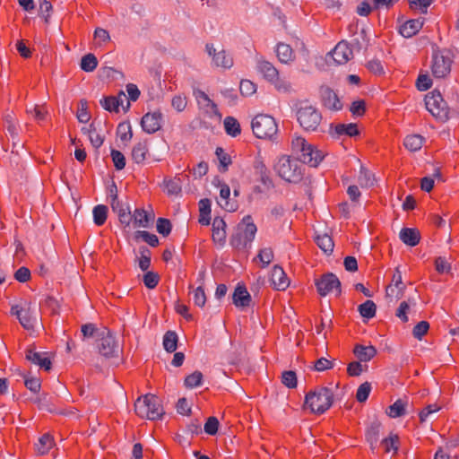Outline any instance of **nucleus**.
<instances>
[{
  "mask_svg": "<svg viewBox=\"0 0 459 459\" xmlns=\"http://www.w3.org/2000/svg\"><path fill=\"white\" fill-rule=\"evenodd\" d=\"M316 285L321 296H326L333 292L339 294L341 292V282L336 275L333 273L323 275L316 281Z\"/></svg>",
  "mask_w": 459,
  "mask_h": 459,
  "instance_id": "nucleus-14",
  "label": "nucleus"
},
{
  "mask_svg": "<svg viewBox=\"0 0 459 459\" xmlns=\"http://www.w3.org/2000/svg\"><path fill=\"white\" fill-rule=\"evenodd\" d=\"M276 55L280 62L288 64L294 60V52L291 47L285 43H279L276 47Z\"/></svg>",
  "mask_w": 459,
  "mask_h": 459,
  "instance_id": "nucleus-33",
  "label": "nucleus"
},
{
  "mask_svg": "<svg viewBox=\"0 0 459 459\" xmlns=\"http://www.w3.org/2000/svg\"><path fill=\"white\" fill-rule=\"evenodd\" d=\"M233 304L237 307H247L251 302V296L245 286L238 285L232 296Z\"/></svg>",
  "mask_w": 459,
  "mask_h": 459,
  "instance_id": "nucleus-26",
  "label": "nucleus"
},
{
  "mask_svg": "<svg viewBox=\"0 0 459 459\" xmlns=\"http://www.w3.org/2000/svg\"><path fill=\"white\" fill-rule=\"evenodd\" d=\"M82 132L88 135L89 140L95 148H99L103 143L102 136L97 132V130L91 125L89 127H83Z\"/></svg>",
  "mask_w": 459,
  "mask_h": 459,
  "instance_id": "nucleus-43",
  "label": "nucleus"
},
{
  "mask_svg": "<svg viewBox=\"0 0 459 459\" xmlns=\"http://www.w3.org/2000/svg\"><path fill=\"white\" fill-rule=\"evenodd\" d=\"M93 221L97 226H102L108 217V207L103 204H99L93 208L92 211Z\"/></svg>",
  "mask_w": 459,
  "mask_h": 459,
  "instance_id": "nucleus-38",
  "label": "nucleus"
},
{
  "mask_svg": "<svg viewBox=\"0 0 459 459\" xmlns=\"http://www.w3.org/2000/svg\"><path fill=\"white\" fill-rule=\"evenodd\" d=\"M98 65V60L92 54L85 55L81 60V69L85 72H92Z\"/></svg>",
  "mask_w": 459,
  "mask_h": 459,
  "instance_id": "nucleus-45",
  "label": "nucleus"
},
{
  "mask_svg": "<svg viewBox=\"0 0 459 459\" xmlns=\"http://www.w3.org/2000/svg\"><path fill=\"white\" fill-rule=\"evenodd\" d=\"M370 391H371V385L368 382H365V383L361 384L357 389L356 399L359 403L365 402L368 398Z\"/></svg>",
  "mask_w": 459,
  "mask_h": 459,
  "instance_id": "nucleus-54",
  "label": "nucleus"
},
{
  "mask_svg": "<svg viewBox=\"0 0 459 459\" xmlns=\"http://www.w3.org/2000/svg\"><path fill=\"white\" fill-rule=\"evenodd\" d=\"M359 183L360 186H362V187H369V186H373V184H374L373 174L370 171L361 168L360 173L359 176Z\"/></svg>",
  "mask_w": 459,
  "mask_h": 459,
  "instance_id": "nucleus-49",
  "label": "nucleus"
},
{
  "mask_svg": "<svg viewBox=\"0 0 459 459\" xmlns=\"http://www.w3.org/2000/svg\"><path fill=\"white\" fill-rule=\"evenodd\" d=\"M224 128L226 133L232 137L238 136L241 132L239 123L232 117H227L224 119Z\"/></svg>",
  "mask_w": 459,
  "mask_h": 459,
  "instance_id": "nucleus-39",
  "label": "nucleus"
},
{
  "mask_svg": "<svg viewBox=\"0 0 459 459\" xmlns=\"http://www.w3.org/2000/svg\"><path fill=\"white\" fill-rule=\"evenodd\" d=\"M101 106L109 112H119L117 100L114 96L106 97L101 100Z\"/></svg>",
  "mask_w": 459,
  "mask_h": 459,
  "instance_id": "nucleus-63",
  "label": "nucleus"
},
{
  "mask_svg": "<svg viewBox=\"0 0 459 459\" xmlns=\"http://www.w3.org/2000/svg\"><path fill=\"white\" fill-rule=\"evenodd\" d=\"M274 170L280 178L289 183H298L302 178L299 162L288 155H281L274 164Z\"/></svg>",
  "mask_w": 459,
  "mask_h": 459,
  "instance_id": "nucleus-3",
  "label": "nucleus"
},
{
  "mask_svg": "<svg viewBox=\"0 0 459 459\" xmlns=\"http://www.w3.org/2000/svg\"><path fill=\"white\" fill-rule=\"evenodd\" d=\"M205 51L211 58L212 66L225 70L233 66V57L222 47H217L213 43H206Z\"/></svg>",
  "mask_w": 459,
  "mask_h": 459,
  "instance_id": "nucleus-11",
  "label": "nucleus"
},
{
  "mask_svg": "<svg viewBox=\"0 0 459 459\" xmlns=\"http://www.w3.org/2000/svg\"><path fill=\"white\" fill-rule=\"evenodd\" d=\"M11 314L16 316L22 326L28 331L34 330L38 325L39 311L31 302L23 301L13 306Z\"/></svg>",
  "mask_w": 459,
  "mask_h": 459,
  "instance_id": "nucleus-5",
  "label": "nucleus"
},
{
  "mask_svg": "<svg viewBox=\"0 0 459 459\" xmlns=\"http://www.w3.org/2000/svg\"><path fill=\"white\" fill-rule=\"evenodd\" d=\"M194 96L197 101L199 108L214 121L220 122L221 115L220 114L216 104L208 97V95L200 90L194 91Z\"/></svg>",
  "mask_w": 459,
  "mask_h": 459,
  "instance_id": "nucleus-13",
  "label": "nucleus"
},
{
  "mask_svg": "<svg viewBox=\"0 0 459 459\" xmlns=\"http://www.w3.org/2000/svg\"><path fill=\"white\" fill-rule=\"evenodd\" d=\"M453 64L452 55L448 50H435L432 54L430 69L434 77L445 78L450 72Z\"/></svg>",
  "mask_w": 459,
  "mask_h": 459,
  "instance_id": "nucleus-8",
  "label": "nucleus"
},
{
  "mask_svg": "<svg viewBox=\"0 0 459 459\" xmlns=\"http://www.w3.org/2000/svg\"><path fill=\"white\" fill-rule=\"evenodd\" d=\"M163 347L168 352H173L178 348V335L175 332L168 331L163 337Z\"/></svg>",
  "mask_w": 459,
  "mask_h": 459,
  "instance_id": "nucleus-41",
  "label": "nucleus"
},
{
  "mask_svg": "<svg viewBox=\"0 0 459 459\" xmlns=\"http://www.w3.org/2000/svg\"><path fill=\"white\" fill-rule=\"evenodd\" d=\"M274 255L273 249L271 247H264L260 249L256 259L262 264V267L268 266L271 262L273 260Z\"/></svg>",
  "mask_w": 459,
  "mask_h": 459,
  "instance_id": "nucleus-47",
  "label": "nucleus"
},
{
  "mask_svg": "<svg viewBox=\"0 0 459 459\" xmlns=\"http://www.w3.org/2000/svg\"><path fill=\"white\" fill-rule=\"evenodd\" d=\"M216 156L220 162V170L226 171L229 166L231 164V158L229 153H227L222 148L218 147L216 149Z\"/></svg>",
  "mask_w": 459,
  "mask_h": 459,
  "instance_id": "nucleus-46",
  "label": "nucleus"
},
{
  "mask_svg": "<svg viewBox=\"0 0 459 459\" xmlns=\"http://www.w3.org/2000/svg\"><path fill=\"white\" fill-rule=\"evenodd\" d=\"M408 402L406 400L398 399L392 405H390L385 412L393 419L405 415Z\"/></svg>",
  "mask_w": 459,
  "mask_h": 459,
  "instance_id": "nucleus-32",
  "label": "nucleus"
},
{
  "mask_svg": "<svg viewBox=\"0 0 459 459\" xmlns=\"http://www.w3.org/2000/svg\"><path fill=\"white\" fill-rule=\"evenodd\" d=\"M163 190L168 195H178L182 190V178L179 175L165 178L163 181Z\"/></svg>",
  "mask_w": 459,
  "mask_h": 459,
  "instance_id": "nucleus-30",
  "label": "nucleus"
},
{
  "mask_svg": "<svg viewBox=\"0 0 459 459\" xmlns=\"http://www.w3.org/2000/svg\"><path fill=\"white\" fill-rule=\"evenodd\" d=\"M97 348L99 352L106 358L117 356L119 352L117 341L106 327L100 328L99 339L97 340Z\"/></svg>",
  "mask_w": 459,
  "mask_h": 459,
  "instance_id": "nucleus-10",
  "label": "nucleus"
},
{
  "mask_svg": "<svg viewBox=\"0 0 459 459\" xmlns=\"http://www.w3.org/2000/svg\"><path fill=\"white\" fill-rule=\"evenodd\" d=\"M82 333L86 338H96V341L99 339V333L100 332V328L95 327L92 324H86L82 326Z\"/></svg>",
  "mask_w": 459,
  "mask_h": 459,
  "instance_id": "nucleus-61",
  "label": "nucleus"
},
{
  "mask_svg": "<svg viewBox=\"0 0 459 459\" xmlns=\"http://www.w3.org/2000/svg\"><path fill=\"white\" fill-rule=\"evenodd\" d=\"M400 239L407 246L415 247L420 239V231L412 228H403L399 234Z\"/></svg>",
  "mask_w": 459,
  "mask_h": 459,
  "instance_id": "nucleus-29",
  "label": "nucleus"
},
{
  "mask_svg": "<svg viewBox=\"0 0 459 459\" xmlns=\"http://www.w3.org/2000/svg\"><path fill=\"white\" fill-rule=\"evenodd\" d=\"M423 24V18L409 20L400 27L399 31L404 38H411L420 30Z\"/></svg>",
  "mask_w": 459,
  "mask_h": 459,
  "instance_id": "nucleus-25",
  "label": "nucleus"
},
{
  "mask_svg": "<svg viewBox=\"0 0 459 459\" xmlns=\"http://www.w3.org/2000/svg\"><path fill=\"white\" fill-rule=\"evenodd\" d=\"M257 71L264 76L265 80L269 82L275 79L276 75L279 74L278 70L274 67V65L266 60L261 59L257 62Z\"/></svg>",
  "mask_w": 459,
  "mask_h": 459,
  "instance_id": "nucleus-31",
  "label": "nucleus"
},
{
  "mask_svg": "<svg viewBox=\"0 0 459 459\" xmlns=\"http://www.w3.org/2000/svg\"><path fill=\"white\" fill-rule=\"evenodd\" d=\"M153 220L152 211L147 212L140 208L134 210L132 218L134 228H149Z\"/></svg>",
  "mask_w": 459,
  "mask_h": 459,
  "instance_id": "nucleus-22",
  "label": "nucleus"
},
{
  "mask_svg": "<svg viewBox=\"0 0 459 459\" xmlns=\"http://www.w3.org/2000/svg\"><path fill=\"white\" fill-rule=\"evenodd\" d=\"M54 446V439L49 434H44L39 438L35 445L36 451L39 455H46Z\"/></svg>",
  "mask_w": 459,
  "mask_h": 459,
  "instance_id": "nucleus-36",
  "label": "nucleus"
},
{
  "mask_svg": "<svg viewBox=\"0 0 459 459\" xmlns=\"http://www.w3.org/2000/svg\"><path fill=\"white\" fill-rule=\"evenodd\" d=\"M329 134L335 138L341 136L353 137L359 134L358 126L355 123L331 125Z\"/></svg>",
  "mask_w": 459,
  "mask_h": 459,
  "instance_id": "nucleus-17",
  "label": "nucleus"
},
{
  "mask_svg": "<svg viewBox=\"0 0 459 459\" xmlns=\"http://www.w3.org/2000/svg\"><path fill=\"white\" fill-rule=\"evenodd\" d=\"M428 111L437 119L446 121L449 118V108L438 91H431L425 97Z\"/></svg>",
  "mask_w": 459,
  "mask_h": 459,
  "instance_id": "nucleus-9",
  "label": "nucleus"
},
{
  "mask_svg": "<svg viewBox=\"0 0 459 459\" xmlns=\"http://www.w3.org/2000/svg\"><path fill=\"white\" fill-rule=\"evenodd\" d=\"M26 359L45 370L51 368V361L46 352H39L33 349H29L26 351Z\"/></svg>",
  "mask_w": 459,
  "mask_h": 459,
  "instance_id": "nucleus-23",
  "label": "nucleus"
},
{
  "mask_svg": "<svg viewBox=\"0 0 459 459\" xmlns=\"http://www.w3.org/2000/svg\"><path fill=\"white\" fill-rule=\"evenodd\" d=\"M193 301L195 306L203 307L206 303V295L203 287H197L193 290Z\"/></svg>",
  "mask_w": 459,
  "mask_h": 459,
  "instance_id": "nucleus-53",
  "label": "nucleus"
},
{
  "mask_svg": "<svg viewBox=\"0 0 459 459\" xmlns=\"http://www.w3.org/2000/svg\"><path fill=\"white\" fill-rule=\"evenodd\" d=\"M93 39L96 46L104 47L110 41V35L107 30L96 28L93 33Z\"/></svg>",
  "mask_w": 459,
  "mask_h": 459,
  "instance_id": "nucleus-44",
  "label": "nucleus"
},
{
  "mask_svg": "<svg viewBox=\"0 0 459 459\" xmlns=\"http://www.w3.org/2000/svg\"><path fill=\"white\" fill-rule=\"evenodd\" d=\"M382 446L385 453L393 452L395 454L399 448V437L396 434H390L388 437L383 439Z\"/></svg>",
  "mask_w": 459,
  "mask_h": 459,
  "instance_id": "nucleus-42",
  "label": "nucleus"
},
{
  "mask_svg": "<svg viewBox=\"0 0 459 459\" xmlns=\"http://www.w3.org/2000/svg\"><path fill=\"white\" fill-rule=\"evenodd\" d=\"M332 403L333 393L331 389L317 387L306 394L304 407L312 413L322 414L331 407Z\"/></svg>",
  "mask_w": 459,
  "mask_h": 459,
  "instance_id": "nucleus-1",
  "label": "nucleus"
},
{
  "mask_svg": "<svg viewBox=\"0 0 459 459\" xmlns=\"http://www.w3.org/2000/svg\"><path fill=\"white\" fill-rule=\"evenodd\" d=\"M281 381L284 385L289 388H294L297 386V376L294 371H285L282 373Z\"/></svg>",
  "mask_w": 459,
  "mask_h": 459,
  "instance_id": "nucleus-59",
  "label": "nucleus"
},
{
  "mask_svg": "<svg viewBox=\"0 0 459 459\" xmlns=\"http://www.w3.org/2000/svg\"><path fill=\"white\" fill-rule=\"evenodd\" d=\"M333 362L326 358L318 359L313 365L312 368L315 371L322 372L332 368Z\"/></svg>",
  "mask_w": 459,
  "mask_h": 459,
  "instance_id": "nucleus-64",
  "label": "nucleus"
},
{
  "mask_svg": "<svg viewBox=\"0 0 459 459\" xmlns=\"http://www.w3.org/2000/svg\"><path fill=\"white\" fill-rule=\"evenodd\" d=\"M212 239L218 244H223L226 239V222L220 217L212 221Z\"/></svg>",
  "mask_w": 459,
  "mask_h": 459,
  "instance_id": "nucleus-28",
  "label": "nucleus"
},
{
  "mask_svg": "<svg viewBox=\"0 0 459 459\" xmlns=\"http://www.w3.org/2000/svg\"><path fill=\"white\" fill-rule=\"evenodd\" d=\"M321 120L320 112L312 106L301 107L298 111V121L305 130L315 131Z\"/></svg>",
  "mask_w": 459,
  "mask_h": 459,
  "instance_id": "nucleus-12",
  "label": "nucleus"
},
{
  "mask_svg": "<svg viewBox=\"0 0 459 459\" xmlns=\"http://www.w3.org/2000/svg\"><path fill=\"white\" fill-rule=\"evenodd\" d=\"M110 197V205L112 210L117 214L119 221L126 227L129 226L132 221L133 214H131L128 208L124 207V205L118 201L116 194H112Z\"/></svg>",
  "mask_w": 459,
  "mask_h": 459,
  "instance_id": "nucleus-19",
  "label": "nucleus"
},
{
  "mask_svg": "<svg viewBox=\"0 0 459 459\" xmlns=\"http://www.w3.org/2000/svg\"><path fill=\"white\" fill-rule=\"evenodd\" d=\"M358 309L362 317L370 319L376 316L377 307L372 300H367L360 304Z\"/></svg>",
  "mask_w": 459,
  "mask_h": 459,
  "instance_id": "nucleus-40",
  "label": "nucleus"
},
{
  "mask_svg": "<svg viewBox=\"0 0 459 459\" xmlns=\"http://www.w3.org/2000/svg\"><path fill=\"white\" fill-rule=\"evenodd\" d=\"M202 382L203 374L200 371H195L185 378V385L191 389L201 385Z\"/></svg>",
  "mask_w": 459,
  "mask_h": 459,
  "instance_id": "nucleus-48",
  "label": "nucleus"
},
{
  "mask_svg": "<svg viewBox=\"0 0 459 459\" xmlns=\"http://www.w3.org/2000/svg\"><path fill=\"white\" fill-rule=\"evenodd\" d=\"M316 243L325 254H331L333 250V241L327 234L317 235L316 237Z\"/></svg>",
  "mask_w": 459,
  "mask_h": 459,
  "instance_id": "nucleus-37",
  "label": "nucleus"
},
{
  "mask_svg": "<svg viewBox=\"0 0 459 459\" xmlns=\"http://www.w3.org/2000/svg\"><path fill=\"white\" fill-rule=\"evenodd\" d=\"M162 114L157 110L146 113L141 120V126L144 132L148 134L156 133L161 127Z\"/></svg>",
  "mask_w": 459,
  "mask_h": 459,
  "instance_id": "nucleus-15",
  "label": "nucleus"
},
{
  "mask_svg": "<svg viewBox=\"0 0 459 459\" xmlns=\"http://www.w3.org/2000/svg\"><path fill=\"white\" fill-rule=\"evenodd\" d=\"M230 186L226 184L221 185L218 204L227 212H234L237 210V204L230 201Z\"/></svg>",
  "mask_w": 459,
  "mask_h": 459,
  "instance_id": "nucleus-27",
  "label": "nucleus"
},
{
  "mask_svg": "<svg viewBox=\"0 0 459 459\" xmlns=\"http://www.w3.org/2000/svg\"><path fill=\"white\" fill-rule=\"evenodd\" d=\"M134 411L140 418L151 420L160 418L164 412L160 399L154 394L139 397L134 403Z\"/></svg>",
  "mask_w": 459,
  "mask_h": 459,
  "instance_id": "nucleus-4",
  "label": "nucleus"
},
{
  "mask_svg": "<svg viewBox=\"0 0 459 459\" xmlns=\"http://www.w3.org/2000/svg\"><path fill=\"white\" fill-rule=\"evenodd\" d=\"M187 105V100L186 96L183 95H176L171 100V106L178 112H182L185 110Z\"/></svg>",
  "mask_w": 459,
  "mask_h": 459,
  "instance_id": "nucleus-62",
  "label": "nucleus"
},
{
  "mask_svg": "<svg viewBox=\"0 0 459 459\" xmlns=\"http://www.w3.org/2000/svg\"><path fill=\"white\" fill-rule=\"evenodd\" d=\"M254 134L260 139L273 140L278 133V124L273 117L258 114L252 120Z\"/></svg>",
  "mask_w": 459,
  "mask_h": 459,
  "instance_id": "nucleus-6",
  "label": "nucleus"
},
{
  "mask_svg": "<svg viewBox=\"0 0 459 459\" xmlns=\"http://www.w3.org/2000/svg\"><path fill=\"white\" fill-rule=\"evenodd\" d=\"M273 287L277 290H285L290 286V280L281 266H273L271 278Z\"/></svg>",
  "mask_w": 459,
  "mask_h": 459,
  "instance_id": "nucleus-20",
  "label": "nucleus"
},
{
  "mask_svg": "<svg viewBox=\"0 0 459 459\" xmlns=\"http://www.w3.org/2000/svg\"><path fill=\"white\" fill-rule=\"evenodd\" d=\"M117 134L122 141H130L133 136L131 126L126 123L119 124L117 127Z\"/></svg>",
  "mask_w": 459,
  "mask_h": 459,
  "instance_id": "nucleus-58",
  "label": "nucleus"
},
{
  "mask_svg": "<svg viewBox=\"0 0 459 459\" xmlns=\"http://www.w3.org/2000/svg\"><path fill=\"white\" fill-rule=\"evenodd\" d=\"M379 429L380 424L375 423L370 427V429L367 432V439L370 443L372 448H374L377 446Z\"/></svg>",
  "mask_w": 459,
  "mask_h": 459,
  "instance_id": "nucleus-57",
  "label": "nucleus"
},
{
  "mask_svg": "<svg viewBox=\"0 0 459 459\" xmlns=\"http://www.w3.org/2000/svg\"><path fill=\"white\" fill-rule=\"evenodd\" d=\"M320 94L323 104L325 108L331 110L342 109V103L332 89L329 87H322L320 89Z\"/></svg>",
  "mask_w": 459,
  "mask_h": 459,
  "instance_id": "nucleus-18",
  "label": "nucleus"
},
{
  "mask_svg": "<svg viewBox=\"0 0 459 459\" xmlns=\"http://www.w3.org/2000/svg\"><path fill=\"white\" fill-rule=\"evenodd\" d=\"M149 154L148 143L146 141L135 143L131 151V158L137 164H143L147 161Z\"/></svg>",
  "mask_w": 459,
  "mask_h": 459,
  "instance_id": "nucleus-24",
  "label": "nucleus"
},
{
  "mask_svg": "<svg viewBox=\"0 0 459 459\" xmlns=\"http://www.w3.org/2000/svg\"><path fill=\"white\" fill-rule=\"evenodd\" d=\"M27 112L32 116V117L38 122H42L46 119L47 117V109L44 106H34L30 109H27Z\"/></svg>",
  "mask_w": 459,
  "mask_h": 459,
  "instance_id": "nucleus-52",
  "label": "nucleus"
},
{
  "mask_svg": "<svg viewBox=\"0 0 459 459\" xmlns=\"http://www.w3.org/2000/svg\"><path fill=\"white\" fill-rule=\"evenodd\" d=\"M159 281H160V277H159L158 273H156L152 271H149V272L145 273L143 277V281L145 287H147L148 289H154L158 285Z\"/></svg>",
  "mask_w": 459,
  "mask_h": 459,
  "instance_id": "nucleus-51",
  "label": "nucleus"
},
{
  "mask_svg": "<svg viewBox=\"0 0 459 459\" xmlns=\"http://www.w3.org/2000/svg\"><path fill=\"white\" fill-rule=\"evenodd\" d=\"M239 91L243 96H252L256 91V85L250 80H242L239 85Z\"/></svg>",
  "mask_w": 459,
  "mask_h": 459,
  "instance_id": "nucleus-50",
  "label": "nucleus"
},
{
  "mask_svg": "<svg viewBox=\"0 0 459 459\" xmlns=\"http://www.w3.org/2000/svg\"><path fill=\"white\" fill-rule=\"evenodd\" d=\"M424 141V137L420 134H410L405 137L403 144L407 150L417 152L421 149Z\"/></svg>",
  "mask_w": 459,
  "mask_h": 459,
  "instance_id": "nucleus-35",
  "label": "nucleus"
},
{
  "mask_svg": "<svg viewBox=\"0 0 459 459\" xmlns=\"http://www.w3.org/2000/svg\"><path fill=\"white\" fill-rule=\"evenodd\" d=\"M403 290L402 273L396 268L393 274L392 283L386 288V295L398 299L403 296Z\"/></svg>",
  "mask_w": 459,
  "mask_h": 459,
  "instance_id": "nucleus-21",
  "label": "nucleus"
},
{
  "mask_svg": "<svg viewBox=\"0 0 459 459\" xmlns=\"http://www.w3.org/2000/svg\"><path fill=\"white\" fill-rule=\"evenodd\" d=\"M432 80L428 74H420L416 81V87L419 91H425L431 88Z\"/></svg>",
  "mask_w": 459,
  "mask_h": 459,
  "instance_id": "nucleus-60",
  "label": "nucleus"
},
{
  "mask_svg": "<svg viewBox=\"0 0 459 459\" xmlns=\"http://www.w3.org/2000/svg\"><path fill=\"white\" fill-rule=\"evenodd\" d=\"M354 354L360 361H369L377 354V350L374 346L356 345L354 348Z\"/></svg>",
  "mask_w": 459,
  "mask_h": 459,
  "instance_id": "nucleus-34",
  "label": "nucleus"
},
{
  "mask_svg": "<svg viewBox=\"0 0 459 459\" xmlns=\"http://www.w3.org/2000/svg\"><path fill=\"white\" fill-rule=\"evenodd\" d=\"M292 149L299 153L300 160L311 167H316L324 159L325 152L308 143L305 138L295 136L291 142Z\"/></svg>",
  "mask_w": 459,
  "mask_h": 459,
  "instance_id": "nucleus-2",
  "label": "nucleus"
},
{
  "mask_svg": "<svg viewBox=\"0 0 459 459\" xmlns=\"http://www.w3.org/2000/svg\"><path fill=\"white\" fill-rule=\"evenodd\" d=\"M238 234L231 238V245L236 248L246 247L254 240L257 229L250 215L243 218L238 225Z\"/></svg>",
  "mask_w": 459,
  "mask_h": 459,
  "instance_id": "nucleus-7",
  "label": "nucleus"
},
{
  "mask_svg": "<svg viewBox=\"0 0 459 459\" xmlns=\"http://www.w3.org/2000/svg\"><path fill=\"white\" fill-rule=\"evenodd\" d=\"M110 155L115 168L117 170L123 169L126 166L125 155L117 150H112Z\"/></svg>",
  "mask_w": 459,
  "mask_h": 459,
  "instance_id": "nucleus-55",
  "label": "nucleus"
},
{
  "mask_svg": "<svg viewBox=\"0 0 459 459\" xmlns=\"http://www.w3.org/2000/svg\"><path fill=\"white\" fill-rule=\"evenodd\" d=\"M434 0H408L410 7L413 10H420L422 13H427L428 7Z\"/></svg>",
  "mask_w": 459,
  "mask_h": 459,
  "instance_id": "nucleus-56",
  "label": "nucleus"
},
{
  "mask_svg": "<svg viewBox=\"0 0 459 459\" xmlns=\"http://www.w3.org/2000/svg\"><path fill=\"white\" fill-rule=\"evenodd\" d=\"M331 56L336 64L343 65L353 57V52L347 42L341 41L331 52Z\"/></svg>",
  "mask_w": 459,
  "mask_h": 459,
  "instance_id": "nucleus-16",
  "label": "nucleus"
}]
</instances>
